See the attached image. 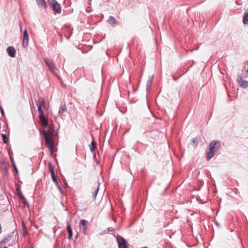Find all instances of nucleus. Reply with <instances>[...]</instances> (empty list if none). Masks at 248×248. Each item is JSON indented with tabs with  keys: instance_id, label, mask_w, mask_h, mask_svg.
<instances>
[{
	"instance_id": "9b49d317",
	"label": "nucleus",
	"mask_w": 248,
	"mask_h": 248,
	"mask_svg": "<svg viewBox=\"0 0 248 248\" xmlns=\"http://www.w3.org/2000/svg\"><path fill=\"white\" fill-rule=\"evenodd\" d=\"M238 81L241 87L246 88L248 86V81H245V80H244L243 78L239 77L238 78Z\"/></svg>"
},
{
	"instance_id": "c85d7f7f",
	"label": "nucleus",
	"mask_w": 248,
	"mask_h": 248,
	"mask_svg": "<svg viewBox=\"0 0 248 248\" xmlns=\"http://www.w3.org/2000/svg\"><path fill=\"white\" fill-rule=\"evenodd\" d=\"M12 166H13V167L15 168V169L16 170V171H17V168H16V166L15 164V163H12Z\"/></svg>"
},
{
	"instance_id": "aec40b11",
	"label": "nucleus",
	"mask_w": 248,
	"mask_h": 248,
	"mask_svg": "<svg viewBox=\"0 0 248 248\" xmlns=\"http://www.w3.org/2000/svg\"><path fill=\"white\" fill-rule=\"evenodd\" d=\"M91 145L92 146L90 147V150L92 152H93L94 150L95 147H96L95 142L93 141H92Z\"/></svg>"
},
{
	"instance_id": "f03ea898",
	"label": "nucleus",
	"mask_w": 248,
	"mask_h": 248,
	"mask_svg": "<svg viewBox=\"0 0 248 248\" xmlns=\"http://www.w3.org/2000/svg\"><path fill=\"white\" fill-rule=\"evenodd\" d=\"M49 4L52 7L55 14H60L62 12V9L60 4L56 0H50Z\"/></svg>"
},
{
	"instance_id": "f8f14e48",
	"label": "nucleus",
	"mask_w": 248,
	"mask_h": 248,
	"mask_svg": "<svg viewBox=\"0 0 248 248\" xmlns=\"http://www.w3.org/2000/svg\"><path fill=\"white\" fill-rule=\"evenodd\" d=\"M108 22L110 25L113 26H115L118 23V22L117 21L116 18L112 16H109V18L108 20Z\"/></svg>"
},
{
	"instance_id": "dca6fc26",
	"label": "nucleus",
	"mask_w": 248,
	"mask_h": 248,
	"mask_svg": "<svg viewBox=\"0 0 248 248\" xmlns=\"http://www.w3.org/2000/svg\"><path fill=\"white\" fill-rule=\"evenodd\" d=\"M45 105V101L44 99L42 98H41V100H39L37 103V106L38 107V111H39V108L40 107L41 108L42 106H44Z\"/></svg>"
},
{
	"instance_id": "4be33fe9",
	"label": "nucleus",
	"mask_w": 248,
	"mask_h": 248,
	"mask_svg": "<svg viewBox=\"0 0 248 248\" xmlns=\"http://www.w3.org/2000/svg\"><path fill=\"white\" fill-rule=\"evenodd\" d=\"M81 229L82 230V232L84 234H86L87 233V226H81Z\"/></svg>"
},
{
	"instance_id": "a211bd4d",
	"label": "nucleus",
	"mask_w": 248,
	"mask_h": 248,
	"mask_svg": "<svg viewBox=\"0 0 248 248\" xmlns=\"http://www.w3.org/2000/svg\"><path fill=\"white\" fill-rule=\"evenodd\" d=\"M17 190V194L18 195V196L19 197V198L22 200H24L25 202H27V200H26V199L25 198L24 196L23 195L22 193V192L20 190V188L18 187L16 189Z\"/></svg>"
},
{
	"instance_id": "7ed1b4c3",
	"label": "nucleus",
	"mask_w": 248,
	"mask_h": 248,
	"mask_svg": "<svg viewBox=\"0 0 248 248\" xmlns=\"http://www.w3.org/2000/svg\"><path fill=\"white\" fill-rule=\"evenodd\" d=\"M44 136L45 139V141L46 144L48 145L49 149L51 152H53V146L50 136L48 135L47 132L44 130L43 131Z\"/></svg>"
},
{
	"instance_id": "39448f33",
	"label": "nucleus",
	"mask_w": 248,
	"mask_h": 248,
	"mask_svg": "<svg viewBox=\"0 0 248 248\" xmlns=\"http://www.w3.org/2000/svg\"><path fill=\"white\" fill-rule=\"evenodd\" d=\"M117 241L119 248H128V244L125 239L121 236H117Z\"/></svg>"
},
{
	"instance_id": "b1692460",
	"label": "nucleus",
	"mask_w": 248,
	"mask_h": 248,
	"mask_svg": "<svg viewBox=\"0 0 248 248\" xmlns=\"http://www.w3.org/2000/svg\"><path fill=\"white\" fill-rule=\"evenodd\" d=\"M8 242V239L5 238L4 239H3L1 242H0V245L2 244H5L6 243H7Z\"/></svg>"
},
{
	"instance_id": "ddd939ff",
	"label": "nucleus",
	"mask_w": 248,
	"mask_h": 248,
	"mask_svg": "<svg viewBox=\"0 0 248 248\" xmlns=\"http://www.w3.org/2000/svg\"><path fill=\"white\" fill-rule=\"evenodd\" d=\"M67 110V107L65 104L62 105L59 110V114L61 116H63V113Z\"/></svg>"
},
{
	"instance_id": "f3484780",
	"label": "nucleus",
	"mask_w": 248,
	"mask_h": 248,
	"mask_svg": "<svg viewBox=\"0 0 248 248\" xmlns=\"http://www.w3.org/2000/svg\"><path fill=\"white\" fill-rule=\"evenodd\" d=\"M243 22L244 24H248V8L247 9V11L245 13L244 16H243Z\"/></svg>"
},
{
	"instance_id": "0eeeda50",
	"label": "nucleus",
	"mask_w": 248,
	"mask_h": 248,
	"mask_svg": "<svg viewBox=\"0 0 248 248\" xmlns=\"http://www.w3.org/2000/svg\"><path fill=\"white\" fill-rule=\"evenodd\" d=\"M39 117L40 119V121L41 123V124L44 126H46L48 125V121L46 119L44 115L43 111L42 109V108H40V107L39 108Z\"/></svg>"
},
{
	"instance_id": "20e7f679",
	"label": "nucleus",
	"mask_w": 248,
	"mask_h": 248,
	"mask_svg": "<svg viewBox=\"0 0 248 248\" xmlns=\"http://www.w3.org/2000/svg\"><path fill=\"white\" fill-rule=\"evenodd\" d=\"M44 61L47 65V66L49 68L50 70L53 73H55L56 70L57 69V67L55 66L54 62L52 60L48 59L46 58H44Z\"/></svg>"
},
{
	"instance_id": "4468645a",
	"label": "nucleus",
	"mask_w": 248,
	"mask_h": 248,
	"mask_svg": "<svg viewBox=\"0 0 248 248\" xmlns=\"http://www.w3.org/2000/svg\"><path fill=\"white\" fill-rule=\"evenodd\" d=\"M37 4L39 7L46 8V7L45 0H36Z\"/></svg>"
},
{
	"instance_id": "2eb2a0df",
	"label": "nucleus",
	"mask_w": 248,
	"mask_h": 248,
	"mask_svg": "<svg viewBox=\"0 0 248 248\" xmlns=\"http://www.w3.org/2000/svg\"><path fill=\"white\" fill-rule=\"evenodd\" d=\"M67 232L68 233V239H71L72 237L73 233H72V230L71 226L69 223H67Z\"/></svg>"
},
{
	"instance_id": "2f4dec72",
	"label": "nucleus",
	"mask_w": 248,
	"mask_h": 248,
	"mask_svg": "<svg viewBox=\"0 0 248 248\" xmlns=\"http://www.w3.org/2000/svg\"><path fill=\"white\" fill-rule=\"evenodd\" d=\"M10 159H11V161L12 163H14V161L11 157L10 158Z\"/></svg>"
},
{
	"instance_id": "a878e982",
	"label": "nucleus",
	"mask_w": 248,
	"mask_h": 248,
	"mask_svg": "<svg viewBox=\"0 0 248 248\" xmlns=\"http://www.w3.org/2000/svg\"><path fill=\"white\" fill-rule=\"evenodd\" d=\"M108 231H109V232H113L114 231V229L113 227H108Z\"/></svg>"
},
{
	"instance_id": "bb28decb",
	"label": "nucleus",
	"mask_w": 248,
	"mask_h": 248,
	"mask_svg": "<svg viewBox=\"0 0 248 248\" xmlns=\"http://www.w3.org/2000/svg\"><path fill=\"white\" fill-rule=\"evenodd\" d=\"M0 112H1V115H4V111L1 107L0 108Z\"/></svg>"
},
{
	"instance_id": "393cba45",
	"label": "nucleus",
	"mask_w": 248,
	"mask_h": 248,
	"mask_svg": "<svg viewBox=\"0 0 248 248\" xmlns=\"http://www.w3.org/2000/svg\"><path fill=\"white\" fill-rule=\"evenodd\" d=\"M191 141H192L193 143V146L195 147L197 145V143H196V139H193Z\"/></svg>"
},
{
	"instance_id": "cd10ccee",
	"label": "nucleus",
	"mask_w": 248,
	"mask_h": 248,
	"mask_svg": "<svg viewBox=\"0 0 248 248\" xmlns=\"http://www.w3.org/2000/svg\"><path fill=\"white\" fill-rule=\"evenodd\" d=\"M12 166H13V167L15 168V169L16 170V171H17V168H16V166L15 164V163H12Z\"/></svg>"
},
{
	"instance_id": "c756f323",
	"label": "nucleus",
	"mask_w": 248,
	"mask_h": 248,
	"mask_svg": "<svg viewBox=\"0 0 248 248\" xmlns=\"http://www.w3.org/2000/svg\"><path fill=\"white\" fill-rule=\"evenodd\" d=\"M22 201H23V202L24 204H26L28 206H29V204L28 203V202L27 201L26 202L24 200H22Z\"/></svg>"
},
{
	"instance_id": "6e6552de",
	"label": "nucleus",
	"mask_w": 248,
	"mask_h": 248,
	"mask_svg": "<svg viewBox=\"0 0 248 248\" xmlns=\"http://www.w3.org/2000/svg\"><path fill=\"white\" fill-rule=\"evenodd\" d=\"M29 41V35L27 31V30L25 29L23 32V45L24 46H26L28 45Z\"/></svg>"
},
{
	"instance_id": "412c9836",
	"label": "nucleus",
	"mask_w": 248,
	"mask_h": 248,
	"mask_svg": "<svg viewBox=\"0 0 248 248\" xmlns=\"http://www.w3.org/2000/svg\"><path fill=\"white\" fill-rule=\"evenodd\" d=\"M88 221L85 219H82L80 221V225L81 226H87Z\"/></svg>"
},
{
	"instance_id": "9d476101",
	"label": "nucleus",
	"mask_w": 248,
	"mask_h": 248,
	"mask_svg": "<svg viewBox=\"0 0 248 248\" xmlns=\"http://www.w3.org/2000/svg\"><path fill=\"white\" fill-rule=\"evenodd\" d=\"M99 189V182H97L94 185V190L93 192V200H95L96 195L98 192Z\"/></svg>"
},
{
	"instance_id": "7c9ffc66",
	"label": "nucleus",
	"mask_w": 248,
	"mask_h": 248,
	"mask_svg": "<svg viewBox=\"0 0 248 248\" xmlns=\"http://www.w3.org/2000/svg\"><path fill=\"white\" fill-rule=\"evenodd\" d=\"M63 182H64L65 185L66 186H67V183L65 179H63Z\"/></svg>"
},
{
	"instance_id": "1a4fd4ad",
	"label": "nucleus",
	"mask_w": 248,
	"mask_h": 248,
	"mask_svg": "<svg viewBox=\"0 0 248 248\" xmlns=\"http://www.w3.org/2000/svg\"><path fill=\"white\" fill-rule=\"evenodd\" d=\"M7 51L8 55L11 57L15 56L16 50L13 46H9L7 48Z\"/></svg>"
},
{
	"instance_id": "6ab92c4d",
	"label": "nucleus",
	"mask_w": 248,
	"mask_h": 248,
	"mask_svg": "<svg viewBox=\"0 0 248 248\" xmlns=\"http://www.w3.org/2000/svg\"><path fill=\"white\" fill-rule=\"evenodd\" d=\"M152 82H153V77L151 79L148 80L147 82L146 89L147 91L149 90L150 89V87H151Z\"/></svg>"
},
{
	"instance_id": "f257e3e1",
	"label": "nucleus",
	"mask_w": 248,
	"mask_h": 248,
	"mask_svg": "<svg viewBox=\"0 0 248 248\" xmlns=\"http://www.w3.org/2000/svg\"><path fill=\"white\" fill-rule=\"evenodd\" d=\"M220 142L219 141H213L209 145V151L207 152V159L209 161L214 155V150H218L220 148Z\"/></svg>"
},
{
	"instance_id": "5701e85b",
	"label": "nucleus",
	"mask_w": 248,
	"mask_h": 248,
	"mask_svg": "<svg viewBox=\"0 0 248 248\" xmlns=\"http://www.w3.org/2000/svg\"><path fill=\"white\" fill-rule=\"evenodd\" d=\"M1 136H2V138L3 142L4 143H7V141L6 140V138H7L6 135L4 134H2L1 135Z\"/></svg>"
},
{
	"instance_id": "423d86ee",
	"label": "nucleus",
	"mask_w": 248,
	"mask_h": 248,
	"mask_svg": "<svg viewBox=\"0 0 248 248\" xmlns=\"http://www.w3.org/2000/svg\"><path fill=\"white\" fill-rule=\"evenodd\" d=\"M50 171V174H51L52 181L55 183V184H56L57 188H58V189L59 190L60 192L61 193H63L62 189V187L59 185L57 179L56 177H55L54 170H53V168H51Z\"/></svg>"
}]
</instances>
